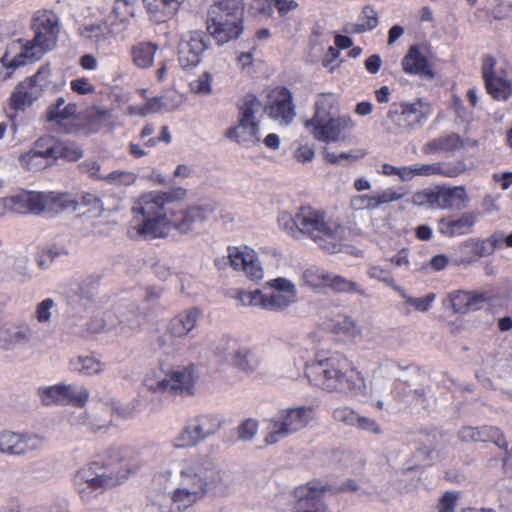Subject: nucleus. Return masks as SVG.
Wrapping results in <instances>:
<instances>
[{"label": "nucleus", "mask_w": 512, "mask_h": 512, "mask_svg": "<svg viewBox=\"0 0 512 512\" xmlns=\"http://www.w3.org/2000/svg\"><path fill=\"white\" fill-rule=\"evenodd\" d=\"M487 299L484 294L457 291L450 294L448 301L454 313L465 314L481 309Z\"/></svg>", "instance_id": "obj_30"}, {"label": "nucleus", "mask_w": 512, "mask_h": 512, "mask_svg": "<svg viewBox=\"0 0 512 512\" xmlns=\"http://www.w3.org/2000/svg\"><path fill=\"white\" fill-rule=\"evenodd\" d=\"M418 177L439 176L456 178L467 170L464 160L440 161L429 164L417 163Z\"/></svg>", "instance_id": "obj_25"}, {"label": "nucleus", "mask_w": 512, "mask_h": 512, "mask_svg": "<svg viewBox=\"0 0 512 512\" xmlns=\"http://www.w3.org/2000/svg\"><path fill=\"white\" fill-rule=\"evenodd\" d=\"M144 386L156 393H168L166 374L163 372L151 371L144 378Z\"/></svg>", "instance_id": "obj_54"}, {"label": "nucleus", "mask_w": 512, "mask_h": 512, "mask_svg": "<svg viewBox=\"0 0 512 512\" xmlns=\"http://www.w3.org/2000/svg\"><path fill=\"white\" fill-rule=\"evenodd\" d=\"M316 418L312 406L301 405L280 409L270 420L265 441L276 444L284 438L306 428Z\"/></svg>", "instance_id": "obj_9"}, {"label": "nucleus", "mask_w": 512, "mask_h": 512, "mask_svg": "<svg viewBox=\"0 0 512 512\" xmlns=\"http://www.w3.org/2000/svg\"><path fill=\"white\" fill-rule=\"evenodd\" d=\"M378 25L377 12L370 6H365L359 16L358 23L350 24L347 31L361 33L372 30Z\"/></svg>", "instance_id": "obj_47"}, {"label": "nucleus", "mask_w": 512, "mask_h": 512, "mask_svg": "<svg viewBox=\"0 0 512 512\" xmlns=\"http://www.w3.org/2000/svg\"><path fill=\"white\" fill-rule=\"evenodd\" d=\"M292 100V93L287 88L271 91L266 107L269 116L282 124H289L296 115Z\"/></svg>", "instance_id": "obj_20"}, {"label": "nucleus", "mask_w": 512, "mask_h": 512, "mask_svg": "<svg viewBox=\"0 0 512 512\" xmlns=\"http://www.w3.org/2000/svg\"><path fill=\"white\" fill-rule=\"evenodd\" d=\"M38 394L44 405L63 404V384L39 388Z\"/></svg>", "instance_id": "obj_55"}, {"label": "nucleus", "mask_w": 512, "mask_h": 512, "mask_svg": "<svg viewBox=\"0 0 512 512\" xmlns=\"http://www.w3.org/2000/svg\"><path fill=\"white\" fill-rule=\"evenodd\" d=\"M51 136L38 138L28 150L19 154L17 160L19 167L31 173H37L53 165L52 154L49 146Z\"/></svg>", "instance_id": "obj_16"}, {"label": "nucleus", "mask_w": 512, "mask_h": 512, "mask_svg": "<svg viewBox=\"0 0 512 512\" xmlns=\"http://www.w3.org/2000/svg\"><path fill=\"white\" fill-rule=\"evenodd\" d=\"M47 437L31 431H0V455L25 457L41 452Z\"/></svg>", "instance_id": "obj_11"}, {"label": "nucleus", "mask_w": 512, "mask_h": 512, "mask_svg": "<svg viewBox=\"0 0 512 512\" xmlns=\"http://www.w3.org/2000/svg\"><path fill=\"white\" fill-rule=\"evenodd\" d=\"M403 188L388 187L373 193L356 194L350 198V208L354 211L377 210L384 205L398 201L405 196Z\"/></svg>", "instance_id": "obj_18"}, {"label": "nucleus", "mask_w": 512, "mask_h": 512, "mask_svg": "<svg viewBox=\"0 0 512 512\" xmlns=\"http://www.w3.org/2000/svg\"><path fill=\"white\" fill-rule=\"evenodd\" d=\"M173 200V193L170 192L152 191L143 194L132 208L128 236L131 239H155L166 237L173 231L187 234L212 213L208 206H171Z\"/></svg>", "instance_id": "obj_1"}, {"label": "nucleus", "mask_w": 512, "mask_h": 512, "mask_svg": "<svg viewBox=\"0 0 512 512\" xmlns=\"http://www.w3.org/2000/svg\"><path fill=\"white\" fill-rule=\"evenodd\" d=\"M402 68L406 74L433 77L427 58L420 52L419 47L413 45L402 59Z\"/></svg>", "instance_id": "obj_32"}, {"label": "nucleus", "mask_w": 512, "mask_h": 512, "mask_svg": "<svg viewBox=\"0 0 512 512\" xmlns=\"http://www.w3.org/2000/svg\"><path fill=\"white\" fill-rule=\"evenodd\" d=\"M63 404L83 407L89 398L87 389L78 384H63Z\"/></svg>", "instance_id": "obj_46"}, {"label": "nucleus", "mask_w": 512, "mask_h": 512, "mask_svg": "<svg viewBox=\"0 0 512 512\" xmlns=\"http://www.w3.org/2000/svg\"><path fill=\"white\" fill-rule=\"evenodd\" d=\"M495 59L486 57L482 75L487 93L497 101H507L512 97V79L505 70H494Z\"/></svg>", "instance_id": "obj_17"}, {"label": "nucleus", "mask_w": 512, "mask_h": 512, "mask_svg": "<svg viewBox=\"0 0 512 512\" xmlns=\"http://www.w3.org/2000/svg\"><path fill=\"white\" fill-rule=\"evenodd\" d=\"M278 225L294 238H310L329 253L340 251L346 238V229L338 218L311 207L300 208L295 216L281 212L278 215Z\"/></svg>", "instance_id": "obj_2"}, {"label": "nucleus", "mask_w": 512, "mask_h": 512, "mask_svg": "<svg viewBox=\"0 0 512 512\" xmlns=\"http://www.w3.org/2000/svg\"><path fill=\"white\" fill-rule=\"evenodd\" d=\"M326 327L336 334L344 333L352 337L361 333L358 323L352 317L344 314L336 315L326 324Z\"/></svg>", "instance_id": "obj_43"}, {"label": "nucleus", "mask_w": 512, "mask_h": 512, "mask_svg": "<svg viewBox=\"0 0 512 512\" xmlns=\"http://www.w3.org/2000/svg\"><path fill=\"white\" fill-rule=\"evenodd\" d=\"M478 441L481 442H493L499 448L507 449L508 442L502 433V431L494 426H483L479 427Z\"/></svg>", "instance_id": "obj_52"}, {"label": "nucleus", "mask_w": 512, "mask_h": 512, "mask_svg": "<svg viewBox=\"0 0 512 512\" xmlns=\"http://www.w3.org/2000/svg\"><path fill=\"white\" fill-rule=\"evenodd\" d=\"M463 147L462 138L456 133H450L428 141L423 145L422 152L426 155L452 153Z\"/></svg>", "instance_id": "obj_33"}, {"label": "nucleus", "mask_w": 512, "mask_h": 512, "mask_svg": "<svg viewBox=\"0 0 512 512\" xmlns=\"http://www.w3.org/2000/svg\"><path fill=\"white\" fill-rule=\"evenodd\" d=\"M70 369L83 375L93 376L105 369V364L93 355H80L70 361Z\"/></svg>", "instance_id": "obj_37"}, {"label": "nucleus", "mask_w": 512, "mask_h": 512, "mask_svg": "<svg viewBox=\"0 0 512 512\" xmlns=\"http://www.w3.org/2000/svg\"><path fill=\"white\" fill-rule=\"evenodd\" d=\"M314 108V115L306 122V127L318 141H341L345 138V133L354 126L349 116L338 115L339 100L336 94H319Z\"/></svg>", "instance_id": "obj_6"}, {"label": "nucleus", "mask_w": 512, "mask_h": 512, "mask_svg": "<svg viewBox=\"0 0 512 512\" xmlns=\"http://www.w3.org/2000/svg\"><path fill=\"white\" fill-rule=\"evenodd\" d=\"M222 480L223 473L213 461L202 457L185 460L180 469V482L170 496L175 512L192 507Z\"/></svg>", "instance_id": "obj_4"}, {"label": "nucleus", "mask_w": 512, "mask_h": 512, "mask_svg": "<svg viewBox=\"0 0 512 512\" xmlns=\"http://www.w3.org/2000/svg\"><path fill=\"white\" fill-rule=\"evenodd\" d=\"M193 422L197 426V431L200 432L204 440L211 435L218 432L221 428V418L218 415H200L192 418Z\"/></svg>", "instance_id": "obj_45"}, {"label": "nucleus", "mask_w": 512, "mask_h": 512, "mask_svg": "<svg viewBox=\"0 0 512 512\" xmlns=\"http://www.w3.org/2000/svg\"><path fill=\"white\" fill-rule=\"evenodd\" d=\"M460 497V494L457 492H446L444 495L440 498L438 505H437V511L438 512H455L457 501Z\"/></svg>", "instance_id": "obj_64"}, {"label": "nucleus", "mask_w": 512, "mask_h": 512, "mask_svg": "<svg viewBox=\"0 0 512 512\" xmlns=\"http://www.w3.org/2000/svg\"><path fill=\"white\" fill-rule=\"evenodd\" d=\"M327 287L336 292L356 293L361 296H367L366 291L357 283L350 281L340 275L330 274Z\"/></svg>", "instance_id": "obj_49"}, {"label": "nucleus", "mask_w": 512, "mask_h": 512, "mask_svg": "<svg viewBox=\"0 0 512 512\" xmlns=\"http://www.w3.org/2000/svg\"><path fill=\"white\" fill-rule=\"evenodd\" d=\"M100 277L96 274H91L86 276L85 278L81 279L79 282L75 283L74 286L71 288V291L74 292L76 295L80 296L81 298H90L94 294L98 283H99Z\"/></svg>", "instance_id": "obj_53"}, {"label": "nucleus", "mask_w": 512, "mask_h": 512, "mask_svg": "<svg viewBox=\"0 0 512 512\" xmlns=\"http://www.w3.org/2000/svg\"><path fill=\"white\" fill-rule=\"evenodd\" d=\"M310 383L328 393L359 396L365 394V379L348 360L334 354L305 364Z\"/></svg>", "instance_id": "obj_3"}, {"label": "nucleus", "mask_w": 512, "mask_h": 512, "mask_svg": "<svg viewBox=\"0 0 512 512\" xmlns=\"http://www.w3.org/2000/svg\"><path fill=\"white\" fill-rule=\"evenodd\" d=\"M49 75L50 68L42 66L35 75L19 83L10 97L11 107L23 111L31 106L42 95Z\"/></svg>", "instance_id": "obj_13"}, {"label": "nucleus", "mask_w": 512, "mask_h": 512, "mask_svg": "<svg viewBox=\"0 0 512 512\" xmlns=\"http://www.w3.org/2000/svg\"><path fill=\"white\" fill-rule=\"evenodd\" d=\"M184 0H143L150 17L158 23H163L174 17Z\"/></svg>", "instance_id": "obj_31"}, {"label": "nucleus", "mask_w": 512, "mask_h": 512, "mask_svg": "<svg viewBox=\"0 0 512 512\" xmlns=\"http://www.w3.org/2000/svg\"><path fill=\"white\" fill-rule=\"evenodd\" d=\"M76 109L75 104L65 105L64 98L60 97L54 105L49 107L47 118L49 121H62L74 115L76 113Z\"/></svg>", "instance_id": "obj_50"}, {"label": "nucleus", "mask_w": 512, "mask_h": 512, "mask_svg": "<svg viewBox=\"0 0 512 512\" xmlns=\"http://www.w3.org/2000/svg\"><path fill=\"white\" fill-rule=\"evenodd\" d=\"M103 180L111 185L128 186L135 182L136 175L130 171L116 170L107 175H104Z\"/></svg>", "instance_id": "obj_60"}, {"label": "nucleus", "mask_w": 512, "mask_h": 512, "mask_svg": "<svg viewBox=\"0 0 512 512\" xmlns=\"http://www.w3.org/2000/svg\"><path fill=\"white\" fill-rule=\"evenodd\" d=\"M431 114L430 104L422 99H417L411 103H393L387 117L400 130L412 132L420 128Z\"/></svg>", "instance_id": "obj_12"}, {"label": "nucleus", "mask_w": 512, "mask_h": 512, "mask_svg": "<svg viewBox=\"0 0 512 512\" xmlns=\"http://www.w3.org/2000/svg\"><path fill=\"white\" fill-rule=\"evenodd\" d=\"M113 314L106 312L102 317H95L86 323L87 330L92 333H99L105 330H112L115 328V323L112 321Z\"/></svg>", "instance_id": "obj_58"}, {"label": "nucleus", "mask_w": 512, "mask_h": 512, "mask_svg": "<svg viewBox=\"0 0 512 512\" xmlns=\"http://www.w3.org/2000/svg\"><path fill=\"white\" fill-rule=\"evenodd\" d=\"M330 273L317 266H310L304 269L300 274L301 285L312 290L326 288L328 285Z\"/></svg>", "instance_id": "obj_38"}, {"label": "nucleus", "mask_w": 512, "mask_h": 512, "mask_svg": "<svg viewBox=\"0 0 512 512\" xmlns=\"http://www.w3.org/2000/svg\"><path fill=\"white\" fill-rule=\"evenodd\" d=\"M120 462L121 450L112 448L102 459L91 461L77 471L74 484L83 501L92 500L125 479Z\"/></svg>", "instance_id": "obj_5"}, {"label": "nucleus", "mask_w": 512, "mask_h": 512, "mask_svg": "<svg viewBox=\"0 0 512 512\" xmlns=\"http://www.w3.org/2000/svg\"><path fill=\"white\" fill-rule=\"evenodd\" d=\"M127 7L128 4L126 1L117 0L111 15H109L105 21L86 24L79 28L81 37L95 45L105 43L115 33H117L116 20L120 23H124L126 21V15H123L120 10L122 8L127 9Z\"/></svg>", "instance_id": "obj_14"}, {"label": "nucleus", "mask_w": 512, "mask_h": 512, "mask_svg": "<svg viewBox=\"0 0 512 512\" xmlns=\"http://www.w3.org/2000/svg\"><path fill=\"white\" fill-rule=\"evenodd\" d=\"M158 46L150 42H141L132 47L133 63L139 68H148L152 65Z\"/></svg>", "instance_id": "obj_40"}, {"label": "nucleus", "mask_w": 512, "mask_h": 512, "mask_svg": "<svg viewBox=\"0 0 512 512\" xmlns=\"http://www.w3.org/2000/svg\"><path fill=\"white\" fill-rule=\"evenodd\" d=\"M396 292L403 299L406 313H410L412 309L417 312H427L431 309L436 298L434 293H429L424 297H414L401 286L396 288Z\"/></svg>", "instance_id": "obj_36"}, {"label": "nucleus", "mask_w": 512, "mask_h": 512, "mask_svg": "<svg viewBox=\"0 0 512 512\" xmlns=\"http://www.w3.org/2000/svg\"><path fill=\"white\" fill-rule=\"evenodd\" d=\"M500 238L498 235L492 233L485 239H469L464 242L463 249H469L471 256L462 258L458 264H470L480 258L492 255L496 250H499Z\"/></svg>", "instance_id": "obj_28"}, {"label": "nucleus", "mask_w": 512, "mask_h": 512, "mask_svg": "<svg viewBox=\"0 0 512 512\" xmlns=\"http://www.w3.org/2000/svg\"><path fill=\"white\" fill-rule=\"evenodd\" d=\"M226 136L243 147H253L261 140L259 122L238 121L226 131Z\"/></svg>", "instance_id": "obj_29"}, {"label": "nucleus", "mask_w": 512, "mask_h": 512, "mask_svg": "<svg viewBox=\"0 0 512 512\" xmlns=\"http://www.w3.org/2000/svg\"><path fill=\"white\" fill-rule=\"evenodd\" d=\"M367 275L371 279L378 280L387 286L391 287L394 291L399 288L391 271L378 265L370 266L367 270Z\"/></svg>", "instance_id": "obj_56"}, {"label": "nucleus", "mask_w": 512, "mask_h": 512, "mask_svg": "<svg viewBox=\"0 0 512 512\" xmlns=\"http://www.w3.org/2000/svg\"><path fill=\"white\" fill-rule=\"evenodd\" d=\"M228 258L235 270L243 271L251 280H259L263 277V269L257 255L249 247H229Z\"/></svg>", "instance_id": "obj_22"}, {"label": "nucleus", "mask_w": 512, "mask_h": 512, "mask_svg": "<svg viewBox=\"0 0 512 512\" xmlns=\"http://www.w3.org/2000/svg\"><path fill=\"white\" fill-rule=\"evenodd\" d=\"M49 146L53 164L59 158L66 159L68 161H76L83 156V151L77 145L67 142H56L53 137H51Z\"/></svg>", "instance_id": "obj_41"}, {"label": "nucleus", "mask_w": 512, "mask_h": 512, "mask_svg": "<svg viewBox=\"0 0 512 512\" xmlns=\"http://www.w3.org/2000/svg\"><path fill=\"white\" fill-rule=\"evenodd\" d=\"M411 202L416 206L438 209L437 186L415 192L411 197Z\"/></svg>", "instance_id": "obj_51"}, {"label": "nucleus", "mask_w": 512, "mask_h": 512, "mask_svg": "<svg viewBox=\"0 0 512 512\" xmlns=\"http://www.w3.org/2000/svg\"><path fill=\"white\" fill-rule=\"evenodd\" d=\"M54 307L55 301L52 298H46L39 302L35 310V318L38 323L48 324L51 321Z\"/></svg>", "instance_id": "obj_62"}, {"label": "nucleus", "mask_w": 512, "mask_h": 512, "mask_svg": "<svg viewBox=\"0 0 512 512\" xmlns=\"http://www.w3.org/2000/svg\"><path fill=\"white\" fill-rule=\"evenodd\" d=\"M43 212L59 213L63 210H76L77 202L71 195L61 192H41Z\"/></svg>", "instance_id": "obj_34"}, {"label": "nucleus", "mask_w": 512, "mask_h": 512, "mask_svg": "<svg viewBox=\"0 0 512 512\" xmlns=\"http://www.w3.org/2000/svg\"><path fill=\"white\" fill-rule=\"evenodd\" d=\"M241 0H221L210 6L207 30L222 45L236 39L242 33Z\"/></svg>", "instance_id": "obj_8"}, {"label": "nucleus", "mask_w": 512, "mask_h": 512, "mask_svg": "<svg viewBox=\"0 0 512 512\" xmlns=\"http://www.w3.org/2000/svg\"><path fill=\"white\" fill-rule=\"evenodd\" d=\"M35 332L26 321L5 322L0 325V349L15 351L32 346Z\"/></svg>", "instance_id": "obj_15"}, {"label": "nucleus", "mask_w": 512, "mask_h": 512, "mask_svg": "<svg viewBox=\"0 0 512 512\" xmlns=\"http://www.w3.org/2000/svg\"><path fill=\"white\" fill-rule=\"evenodd\" d=\"M240 344L238 341L230 336H222L218 340V344L215 348V350L221 354L224 355L226 358H232L237 350L240 348Z\"/></svg>", "instance_id": "obj_63"}, {"label": "nucleus", "mask_w": 512, "mask_h": 512, "mask_svg": "<svg viewBox=\"0 0 512 512\" xmlns=\"http://www.w3.org/2000/svg\"><path fill=\"white\" fill-rule=\"evenodd\" d=\"M438 210H461L467 207L469 196L464 186H437Z\"/></svg>", "instance_id": "obj_26"}, {"label": "nucleus", "mask_w": 512, "mask_h": 512, "mask_svg": "<svg viewBox=\"0 0 512 512\" xmlns=\"http://www.w3.org/2000/svg\"><path fill=\"white\" fill-rule=\"evenodd\" d=\"M197 426L190 419L184 428L173 438L172 445L175 448H189L197 445L199 442L203 441L204 438L198 432Z\"/></svg>", "instance_id": "obj_39"}, {"label": "nucleus", "mask_w": 512, "mask_h": 512, "mask_svg": "<svg viewBox=\"0 0 512 512\" xmlns=\"http://www.w3.org/2000/svg\"><path fill=\"white\" fill-rule=\"evenodd\" d=\"M477 221V214L463 213L458 218L445 217L438 221V231L446 237H456L469 234Z\"/></svg>", "instance_id": "obj_27"}, {"label": "nucleus", "mask_w": 512, "mask_h": 512, "mask_svg": "<svg viewBox=\"0 0 512 512\" xmlns=\"http://www.w3.org/2000/svg\"><path fill=\"white\" fill-rule=\"evenodd\" d=\"M297 299L289 297L286 294L273 291L271 293L262 292V309L282 312L290 305L294 304Z\"/></svg>", "instance_id": "obj_44"}, {"label": "nucleus", "mask_w": 512, "mask_h": 512, "mask_svg": "<svg viewBox=\"0 0 512 512\" xmlns=\"http://www.w3.org/2000/svg\"><path fill=\"white\" fill-rule=\"evenodd\" d=\"M32 29L34 37L15 56V66L34 62L55 47L59 35V19L52 11H38L33 17Z\"/></svg>", "instance_id": "obj_7"}, {"label": "nucleus", "mask_w": 512, "mask_h": 512, "mask_svg": "<svg viewBox=\"0 0 512 512\" xmlns=\"http://www.w3.org/2000/svg\"><path fill=\"white\" fill-rule=\"evenodd\" d=\"M168 384V393L171 395H191L193 394L196 376L195 366H176L166 373Z\"/></svg>", "instance_id": "obj_23"}, {"label": "nucleus", "mask_w": 512, "mask_h": 512, "mask_svg": "<svg viewBox=\"0 0 512 512\" xmlns=\"http://www.w3.org/2000/svg\"><path fill=\"white\" fill-rule=\"evenodd\" d=\"M230 360L238 368L247 372L254 371L260 362L259 358L254 352L243 346H240V348Z\"/></svg>", "instance_id": "obj_48"}, {"label": "nucleus", "mask_w": 512, "mask_h": 512, "mask_svg": "<svg viewBox=\"0 0 512 512\" xmlns=\"http://www.w3.org/2000/svg\"><path fill=\"white\" fill-rule=\"evenodd\" d=\"M200 311L196 308L179 313L171 319L168 325V331L173 337H184L192 331L197 324Z\"/></svg>", "instance_id": "obj_35"}, {"label": "nucleus", "mask_w": 512, "mask_h": 512, "mask_svg": "<svg viewBox=\"0 0 512 512\" xmlns=\"http://www.w3.org/2000/svg\"><path fill=\"white\" fill-rule=\"evenodd\" d=\"M234 298L243 306L262 307V291L258 289L254 291L237 290Z\"/></svg>", "instance_id": "obj_61"}, {"label": "nucleus", "mask_w": 512, "mask_h": 512, "mask_svg": "<svg viewBox=\"0 0 512 512\" xmlns=\"http://www.w3.org/2000/svg\"><path fill=\"white\" fill-rule=\"evenodd\" d=\"M262 110L261 101L255 95L248 94L239 106L238 121L259 122L258 115L261 114Z\"/></svg>", "instance_id": "obj_42"}, {"label": "nucleus", "mask_w": 512, "mask_h": 512, "mask_svg": "<svg viewBox=\"0 0 512 512\" xmlns=\"http://www.w3.org/2000/svg\"><path fill=\"white\" fill-rule=\"evenodd\" d=\"M338 489L321 480H311L295 487L288 496L292 512H331L327 497Z\"/></svg>", "instance_id": "obj_10"}, {"label": "nucleus", "mask_w": 512, "mask_h": 512, "mask_svg": "<svg viewBox=\"0 0 512 512\" xmlns=\"http://www.w3.org/2000/svg\"><path fill=\"white\" fill-rule=\"evenodd\" d=\"M184 101L183 95L170 91L162 96L149 99L144 105L133 107V112L141 116L154 113L171 112L178 109Z\"/></svg>", "instance_id": "obj_24"}, {"label": "nucleus", "mask_w": 512, "mask_h": 512, "mask_svg": "<svg viewBox=\"0 0 512 512\" xmlns=\"http://www.w3.org/2000/svg\"><path fill=\"white\" fill-rule=\"evenodd\" d=\"M149 501L147 512H175L170 497L163 493L151 495Z\"/></svg>", "instance_id": "obj_59"}, {"label": "nucleus", "mask_w": 512, "mask_h": 512, "mask_svg": "<svg viewBox=\"0 0 512 512\" xmlns=\"http://www.w3.org/2000/svg\"><path fill=\"white\" fill-rule=\"evenodd\" d=\"M213 77L209 72H203L196 79L190 82V90L198 95H208L212 92Z\"/></svg>", "instance_id": "obj_57"}, {"label": "nucleus", "mask_w": 512, "mask_h": 512, "mask_svg": "<svg viewBox=\"0 0 512 512\" xmlns=\"http://www.w3.org/2000/svg\"><path fill=\"white\" fill-rule=\"evenodd\" d=\"M41 200V192L27 190H22L14 195L0 198V202L8 209V212L35 215L43 213Z\"/></svg>", "instance_id": "obj_21"}, {"label": "nucleus", "mask_w": 512, "mask_h": 512, "mask_svg": "<svg viewBox=\"0 0 512 512\" xmlns=\"http://www.w3.org/2000/svg\"><path fill=\"white\" fill-rule=\"evenodd\" d=\"M207 47V39L203 32L192 31L184 35L178 47L180 65L183 68L197 66Z\"/></svg>", "instance_id": "obj_19"}]
</instances>
